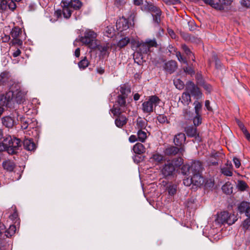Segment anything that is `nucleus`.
Returning a JSON list of instances; mask_svg holds the SVG:
<instances>
[{"mask_svg":"<svg viewBox=\"0 0 250 250\" xmlns=\"http://www.w3.org/2000/svg\"><path fill=\"white\" fill-rule=\"evenodd\" d=\"M4 144L8 147L7 152L13 155L17 153L21 146V142L19 139L8 136L4 139Z\"/></svg>","mask_w":250,"mask_h":250,"instance_id":"423d86ee","label":"nucleus"},{"mask_svg":"<svg viewBox=\"0 0 250 250\" xmlns=\"http://www.w3.org/2000/svg\"><path fill=\"white\" fill-rule=\"evenodd\" d=\"M159 123L161 124H164L165 123H168V120L167 117L163 114L159 115L157 118Z\"/></svg>","mask_w":250,"mask_h":250,"instance_id":"603ef678","label":"nucleus"},{"mask_svg":"<svg viewBox=\"0 0 250 250\" xmlns=\"http://www.w3.org/2000/svg\"><path fill=\"white\" fill-rule=\"evenodd\" d=\"M24 148L29 151H32L35 149L36 146L35 143L29 139H25L23 142Z\"/></svg>","mask_w":250,"mask_h":250,"instance_id":"aec40b11","label":"nucleus"},{"mask_svg":"<svg viewBox=\"0 0 250 250\" xmlns=\"http://www.w3.org/2000/svg\"><path fill=\"white\" fill-rule=\"evenodd\" d=\"M183 160L182 157H179L177 158H175L173 159L171 161H170V162L172 163V165H174L175 168L179 167L181 166L183 163Z\"/></svg>","mask_w":250,"mask_h":250,"instance_id":"4c0bfd02","label":"nucleus"},{"mask_svg":"<svg viewBox=\"0 0 250 250\" xmlns=\"http://www.w3.org/2000/svg\"><path fill=\"white\" fill-rule=\"evenodd\" d=\"M194 126H197L202 123V118L200 114H196L193 120Z\"/></svg>","mask_w":250,"mask_h":250,"instance_id":"a18cd8bd","label":"nucleus"},{"mask_svg":"<svg viewBox=\"0 0 250 250\" xmlns=\"http://www.w3.org/2000/svg\"><path fill=\"white\" fill-rule=\"evenodd\" d=\"M164 69L169 74L173 73L177 69V63L174 61H169L165 63Z\"/></svg>","mask_w":250,"mask_h":250,"instance_id":"f3484780","label":"nucleus"},{"mask_svg":"<svg viewBox=\"0 0 250 250\" xmlns=\"http://www.w3.org/2000/svg\"><path fill=\"white\" fill-rule=\"evenodd\" d=\"M14 83H17L12 80L9 72H3L0 74V85H7L10 87Z\"/></svg>","mask_w":250,"mask_h":250,"instance_id":"ddd939ff","label":"nucleus"},{"mask_svg":"<svg viewBox=\"0 0 250 250\" xmlns=\"http://www.w3.org/2000/svg\"><path fill=\"white\" fill-rule=\"evenodd\" d=\"M236 122L237 123L238 125L239 126V128L244 134L245 137L246 139L248 140H250V134L249 133L248 131L247 130V128L245 127L244 124L238 120H236Z\"/></svg>","mask_w":250,"mask_h":250,"instance_id":"bb28decb","label":"nucleus"},{"mask_svg":"<svg viewBox=\"0 0 250 250\" xmlns=\"http://www.w3.org/2000/svg\"><path fill=\"white\" fill-rule=\"evenodd\" d=\"M183 113L186 118H189L192 117V113L188 111V109H184Z\"/></svg>","mask_w":250,"mask_h":250,"instance_id":"0e129e2a","label":"nucleus"},{"mask_svg":"<svg viewBox=\"0 0 250 250\" xmlns=\"http://www.w3.org/2000/svg\"><path fill=\"white\" fill-rule=\"evenodd\" d=\"M25 100V93L21 90V86L20 85V89L15 93L14 102L17 104H21L23 103Z\"/></svg>","mask_w":250,"mask_h":250,"instance_id":"6ab92c4d","label":"nucleus"},{"mask_svg":"<svg viewBox=\"0 0 250 250\" xmlns=\"http://www.w3.org/2000/svg\"><path fill=\"white\" fill-rule=\"evenodd\" d=\"M222 189L223 192L227 194H230L232 192V187L230 184H226L223 186Z\"/></svg>","mask_w":250,"mask_h":250,"instance_id":"79ce46f5","label":"nucleus"},{"mask_svg":"<svg viewBox=\"0 0 250 250\" xmlns=\"http://www.w3.org/2000/svg\"><path fill=\"white\" fill-rule=\"evenodd\" d=\"M184 71L186 73H187L188 74L192 75V74H194V71L193 70V69L192 68L188 67V66H186V67H184Z\"/></svg>","mask_w":250,"mask_h":250,"instance_id":"e2e57ef3","label":"nucleus"},{"mask_svg":"<svg viewBox=\"0 0 250 250\" xmlns=\"http://www.w3.org/2000/svg\"><path fill=\"white\" fill-rule=\"evenodd\" d=\"M184 131L189 137H195L197 134V128L192 125L186 127Z\"/></svg>","mask_w":250,"mask_h":250,"instance_id":"4be33fe9","label":"nucleus"},{"mask_svg":"<svg viewBox=\"0 0 250 250\" xmlns=\"http://www.w3.org/2000/svg\"><path fill=\"white\" fill-rule=\"evenodd\" d=\"M11 115L5 116L2 118L3 125L7 128H11L17 124V119L18 116V113L15 111Z\"/></svg>","mask_w":250,"mask_h":250,"instance_id":"9d476101","label":"nucleus"},{"mask_svg":"<svg viewBox=\"0 0 250 250\" xmlns=\"http://www.w3.org/2000/svg\"><path fill=\"white\" fill-rule=\"evenodd\" d=\"M150 159L157 163H160L163 160L164 156L160 154L156 153L152 155Z\"/></svg>","mask_w":250,"mask_h":250,"instance_id":"ea45409f","label":"nucleus"},{"mask_svg":"<svg viewBox=\"0 0 250 250\" xmlns=\"http://www.w3.org/2000/svg\"><path fill=\"white\" fill-rule=\"evenodd\" d=\"M163 1L167 5H174L180 2L179 0H163Z\"/></svg>","mask_w":250,"mask_h":250,"instance_id":"4d7b16f0","label":"nucleus"},{"mask_svg":"<svg viewBox=\"0 0 250 250\" xmlns=\"http://www.w3.org/2000/svg\"><path fill=\"white\" fill-rule=\"evenodd\" d=\"M180 34L185 41L196 43H198L200 42L199 39L195 38L194 36H192L188 33V32H180Z\"/></svg>","mask_w":250,"mask_h":250,"instance_id":"412c9836","label":"nucleus"},{"mask_svg":"<svg viewBox=\"0 0 250 250\" xmlns=\"http://www.w3.org/2000/svg\"><path fill=\"white\" fill-rule=\"evenodd\" d=\"M221 172L226 176H231L232 175V169L224 166L221 168Z\"/></svg>","mask_w":250,"mask_h":250,"instance_id":"e433bc0d","label":"nucleus"},{"mask_svg":"<svg viewBox=\"0 0 250 250\" xmlns=\"http://www.w3.org/2000/svg\"><path fill=\"white\" fill-rule=\"evenodd\" d=\"M33 122L31 119L28 118L21 123V127L23 129H26L28 128H33L34 125H32Z\"/></svg>","mask_w":250,"mask_h":250,"instance_id":"c85d7f7f","label":"nucleus"},{"mask_svg":"<svg viewBox=\"0 0 250 250\" xmlns=\"http://www.w3.org/2000/svg\"><path fill=\"white\" fill-rule=\"evenodd\" d=\"M16 228L15 226H10L9 229L5 231V235L7 237L12 236L15 232Z\"/></svg>","mask_w":250,"mask_h":250,"instance_id":"37998d69","label":"nucleus"},{"mask_svg":"<svg viewBox=\"0 0 250 250\" xmlns=\"http://www.w3.org/2000/svg\"><path fill=\"white\" fill-rule=\"evenodd\" d=\"M126 98L118 96L113 107L110 111L113 115H119L126 112L127 109V104L126 101Z\"/></svg>","mask_w":250,"mask_h":250,"instance_id":"39448f33","label":"nucleus"},{"mask_svg":"<svg viewBox=\"0 0 250 250\" xmlns=\"http://www.w3.org/2000/svg\"><path fill=\"white\" fill-rule=\"evenodd\" d=\"M161 11L160 13H155L152 14V16L153 17V22L156 24H158L161 21Z\"/></svg>","mask_w":250,"mask_h":250,"instance_id":"49530a36","label":"nucleus"},{"mask_svg":"<svg viewBox=\"0 0 250 250\" xmlns=\"http://www.w3.org/2000/svg\"><path fill=\"white\" fill-rule=\"evenodd\" d=\"M20 89V83H14L9 87V91L7 92L5 96H0V105L3 111V106H9L11 103H14L15 93Z\"/></svg>","mask_w":250,"mask_h":250,"instance_id":"f257e3e1","label":"nucleus"},{"mask_svg":"<svg viewBox=\"0 0 250 250\" xmlns=\"http://www.w3.org/2000/svg\"><path fill=\"white\" fill-rule=\"evenodd\" d=\"M233 161L235 166V167L236 168H239L241 165L239 159L237 158L234 157L233 159Z\"/></svg>","mask_w":250,"mask_h":250,"instance_id":"338daca9","label":"nucleus"},{"mask_svg":"<svg viewBox=\"0 0 250 250\" xmlns=\"http://www.w3.org/2000/svg\"><path fill=\"white\" fill-rule=\"evenodd\" d=\"M131 26L128 21L124 17L120 18L117 21L116 27L118 31H124L129 29Z\"/></svg>","mask_w":250,"mask_h":250,"instance_id":"f8f14e48","label":"nucleus"},{"mask_svg":"<svg viewBox=\"0 0 250 250\" xmlns=\"http://www.w3.org/2000/svg\"><path fill=\"white\" fill-rule=\"evenodd\" d=\"M193 104L194 105V110L196 114H200V112L202 109V104L198 101H195Z\"/></svg>","mask_w":250,"mask_h":250,"instance_id":"c03bdc74","label":"nucleus"},{"mask_svg":"<svg viewBox=\"0 0 250 250\" xmlns=\"http://www.w3.org/2000/svg\"><path fill=\"white\" fill-rule=\"evenodd\" d=\"M183 150L182 148H178L177 146H170L166 148L164 152L166 155L171 156L175 155L179 152H182Z\"/></svg>","mask_w":250,"mask_h":250,"instance_id":"a211bd4d","label":"nucleus"},{"mask_svg":"<svg viewBox=\"0 0 250 250\" xmlns=\"http://www.w3.org/2000/svg\"><path fill=\"white\" fill-rule=\"evenodd\" d=\"M241 4L246 7H250V0H241Z\"/></svg>","mask_w":250,"mask_h":250,"instance_id":"69168bd1","label":"nucleus"},{"mask_svg":"<svg viewBox=\"0 0 250 250\" xmlns=\"http://www.w3.org/2000/svg\"><path fill=\"white\" fill-rule=\"evenodd\" d=\"M203 169L201 163L199 161H194L190 164H186L183 166L181 170L182 173L185 175H190L195 174H201Z\"/></svg>","mask_w":250,"mask_h":250,"instance_id":"f03ea898","label":"nucleus"},{"mask_svg":"<svg viewBox=\"0 0 250 250\" xmlns=\"http://www.w3.org/2000/svg\"><path fill=\"white\" fill-rule=\"evenodd\" d=\"M113 115L117 116L115 120V124L118 127L121 128L127 123V118L123 113Z\"/></svg>","mask_w":250,"mask_h":250,"instance_id":"dca6fc26","label":"nucleus"},{"mask_svg":"<svg viewBox=\"0 0 250 250\" xmlns=\"http://www.w3.org/2000/svg\"><path fill=\"white\" fill-rule=\"evenodd\" d=\"M186 90L189 94H190L193 96L198 97L201 96L202 93L199 88L191 82H189L187 84Z\"/></svg>","mask_w":250,"mask_h":250,"instance_id":"4468645a","label":"nucleus"},{"mask_svg":"<svg viewBox=\"0 0 250 250\" xmlns=\"http://www.w3.org/2000/svg\"><path fill=\"white\" fill-rule=\"evenodd\" d=\"M2 167L8 171H12L15 167V163L10 160H6L2 163Z\"/></svg>","mask_w":250,"mask_h":250,"instance_id":"5701e85b","label":"nucleus"},{"mask_svg":"<svg viewBox=\"0 0 250 250\" xmlns=\"http://www.w3.org/2000/svg\"><path fill=\"white\" fill-rule=\"evenodd\" d=\"M120 93L118 95L125 98H127L128 95L130 93V89L125 84H123L120 86Z\"/></svg>","mask_w":250,"mask_h":250,"instance_id":"b1692460","label":"nucleus"},{"mask_svg":"<svg viewBox=\"0 0 250 250\" xmlns=\"http://www.w3.org/2000/svg\"><path fill=\"white\" fill-rule=\"evenodd\" d=\"M89 64V62L86 57H84L83 59L81 60L78 63V66L80 69H84L86 68Z\"/></svg>","mask_w":250,"mask_h":250,"instance_id":"a19ab883","label":"nucleus"},{"mask_svg":"<svg viewBox=\"0 0 250 250\" xmlns=\"http://www.w3.org/2000/svg\"><path fill=\"white\" fill-rule=\"evenodd\" d=\"M130 42V40L128 37H124L118 41L117 45L118 47L122 48L127 45Z\"/></svg>","mask_w":250,"mask_h":250,"instance_id":"cd10ccee","label":"nucleus"},{"mask_svg":"<svg viewBox=\"0 0 250 250\" xmlns=\"http://www.w3.org/2000/svg\"><path fill=\"white\" fill-rule=\"evenodd\" d=\"M218 5L221 6V9H218V10L222 11L227 8V7L230 5L232 2V0H219Z\"/></svg>","mask_w":250,"mask_h":250,"instance_id":"c756f323","label":"nucleus"},{"mask_svg":"<svg viewBox=\"0 0 250 250\" xmlns=\"http://www.w3.org/2000/svg\"><path fill=\"white\" fill-rule=\"evenodd\" d=\"M147 123L144 121L141 118L139 117L136 121V127L139 130L145 129Z\"/></svg>","mask_w":250,"mask_h":250,"instance_id":"f704fd0d","label":"nucleus"},{"mask_svg":"<svg viewBox=\"0 0 250 250\" xmlns=\"http://www.w3.org/2000/svg\"><path fill=\"white\" fill-rule=\"evenodd\" d=\"M161 100L156 95L149 96L142 104V109L144 113L150 114L159 104Z\"/></svg>","mask_w":250,"mask_h":250,"instance_id":"7ed1b4c3","label":"nucleus"},{"mask_svg":"<svg viewBox=\"0 0 250 250\" xmlns=\"http://www.w3.org/2000/svg\"><path fill=\"white\" fill-rule=\"evenodd\" d=\"M69 2V6L71 8L77 10L81 8L83 3L80 0H67Z\"/></svg>","mask_w":250,"mask_h":250,"instance_id":"393cba45","label":"nucleus"},{"mask_svg":"<svg viewBox=\"0 0 250 250\" xmlns=\"http://www.w3.org/2000/svg\"><path fill=\"white\" fill-rule=\"evenodd\" d=\"M145 149L146 148L144 145L139 143L136 144L133 147L134 152L138 154L144 153L145 152Z\"/></svg>","mask_w":250,"mask_h":250,"instance_id":"a878e982","label":"nucleus"},{"mask_svg":"<svg viewBox=\"0 0 250 250\" xmlns=\"http://www.w3.org/2000/svg\"><path fill=\"white\" fill-rule=\"evenodd\" d=\"M236 217L234 214H229L228 211H223L218 214L216 221L219 224H227L231 225L236 221Z\"/></svg>","mask_w":250,"mask_h":250,"instance_id":"0eeeda50","label":"nucleus"},{"mask_svg":"<svg viewBox=\"0 0 250 250\" xmlns=\"http://www.w3.org/2000/svg\"><path fill=\"white\" fill-rule=\"evenodd\" d=\"M177 190V186L176 185H170L167 187V190L168 192V193L170 195H174Z\"/></svg>","mask_w":250,"mask_h":250,"instance_id":"09e8293b","label":"nucleus"},{"mask_svg":"<svg viewBox=\"0 0 250 250\" xmlns=\"http://www.w3.org/2000/svg\"><path fill=\"white\" fill-rule=\"evenodd\" d=\"M61 4L62 10L58 9L56 10L54 13V16L58 19L62 17V14L64 18L69 19L72 14V10L69 6L68 1L67 0H62Z\"/></svg>","mask_w":250,"mask_h":250,"instance_id":"6e6552de","label":"nucleus"},{"mask_svg":"<svg viewBox=\"0 0 250 250\" xmlns=\"http://www.w3.org/2000/svg\"><path fill=\"white\" fill-rule=\"evenodd\" d=\"M242 226L244 229H247L250 226V218L249 217L244 220L242 224Z\"/></svg>","mask_w":250,"mask_h":250,"instance_id":"6e6d98bb","label":"nucleus"},{"mask_svg":"<svg viewBox=\"0 0 250 250\" xmlns=\"http://www.w3.org/2000/svg\"><path fill=\"white\" fill-rule=\"evenodd\" d=\"M175 170V167L172 165V163L170 162V160H169L163 166L161 173L164 177L167 178L172 176Z\"/></svg>","mask_w":250,"mask_h":250,"instance_id":"9b49d317","label":"nucleus"},{"mask_svg":"<svg viewBox=\"0 0 250 250\" xmlns=\"http://www.w3.org/2000/svg\"><path fill=\"white\" fill-rule=\"evenodd\" d=\"M182 48L185 54L189 58H190L192 56H193L190 49L186 45H182Z\"/></svg>","mask_w":250,"mask_h":250,"instance_id":"3c124183","label":"nucleus"},{"mask_svg":"<svg viewBox=\"0 0 250 250\" xmlns=\"http://www.w3.org/2000/svg\"><path fill=\"white\" fill-rule=\"evenodd\" d=\"M188 177L184 178L183 184L187 187L191 186L192 188H197L203 186L205 179L201 174H195L187 175Z\"/></svg>","mask_w":250,"mask_h":250,"instance_id":"20e7f679","label":"nucleus"},{"mask_svg":"<svg viewBox=\"0 0 250 250\" xmlns=\"http://www.w3.org/2000/svg\"><path fill=\"white\" fill-rule=\"evenodd\" d=\"M138 46L140 47V50L142 53L147 54L149 51L150 48L148 46V44L146 42L140 43Z\"/></svg>","mask_w":250,"mask_h":250,"instance_id":"c9c22d12","label":"nucleus"},{"mask_svg":"<svg viewBox=\"0 0 250 250\" xmlns=\"http://www.w3.org/2000/svg\"><path fill=\"white\" fill-rule=\"evenodd\" d=\"M213 59L215 61V67L217 69H220L221 68L222 64L220 62V60L218 59L216 56L214 55L213 56Z\"/></svg>","mask_w":250,"mask_h":250,"instance_id":"680f3d73","label":"nucleus"},{"mask_svg":"<svg viewBox=\"0 0 250 250\" xmlns=\"http://www.w3.org/2000/svg\"><path fill=\"white\" fill-rule=\"evenodd\" d=\"M205 3L208 4L211 6L212 8L216 9H221V6L218 5V2H215L214 0H202Z\"/></svg>","mask_w":250,"mask_h":250,"instance_id":"473e14b6","label":"nucleus"},{"mask_svg":"<svg viewBox=\"0 0 250 250\" xmlns=\"http://www.w3.org/2000/svg\"><path fill=\"white\" fill-rule=\"evenodd\" d=\"M96 32H86L84 37H82L81 41L88 46L91 49H95L97 46Z\"/></svg>","mask_w":250,"mask_h":250,"instance_id":"1a4fd4ad","label":"nucleus"},{"mask_svg":"<svg viewBox=\"0 0 250 250\" xmlns=\"http://www.w3.org/2000/svg\"><path fill=\"white\" fill-rule=\"evenodd\" d=\"M180 100H181V102L184 104H188L191 101L190 95L187 91L184 92L183 93L181 99H180Z\"/></svg>","mask_w":250,"mask_h":250,"instance_id":"72a5a7b5","label":"nucleus"},{"mask_svg":"<svg viewBox=\"0 0 250 250\" xmlns=\"http://www.w3.org/2000/svg\"><path fill=\"white\" fill-rule=\"evenodd\" d=\"M137 141H138L137 136L131 135L129 138V141L130 143H134Z\"/></svg>","mask_w":250,"mask_h":250,"instance_id":"774afa93","label":"nucleus"},{"mask_svg":"<svg viewBox=\"0 0 250 250\" xmlns=\"http://www.w3.org/2000/svg\"><path fill=\"white\" fill-rule=\"evenodd\" d=\"M188 29L190 31H198L200 30L199 27L197 26L196 24L193 21H190L188 22Z\"/></svg>","mask_w":250,"mask_h":250,"instance_id":"58836bf2","label":"nucleus"},{"mask_svg":"<svg viewBox=\"0 0 250 250\" xmlns=\"http://www.w3.org/2000/svg\"><path fill=\"white\" fill-rule=\"evenodd\" d=\"M176 56L179 62L185 64H187V61L186 59L182 56L180 52H177L176 53Z\"/></svg>","mask_w":250,"mask_h":250,"instance_id":"864d4df0","label":"nucleus"},{"mask_svg":"<svg viewBox=\"0 0 250 250\" xmlns=\"http://www.w3.org/2000/svg\"><path fill=\"white\" fill-rule=\"evenodd\" d=\"M250 204L249 202L243 201L241 202L238 206V209L239 211L242 213H246L248 208L249 207V205Z\"/></svg>","mask_w":250,"mask_h":250,"instance_id":"7c9ffc66","label":"nucleus"},{"mask_svg":"<svg viewBox=\"0 0 250 250\" xmlns=\"http://www.w3.org/2000/svg\"><path fill=\"white\" fill-rule=\"evenodd\" d=\"M148 9L152 14H155L156 13H160L161 11V10L159 8L152 4L148 5Z\"/></svg>","mask_w":250,"mask_h":250,"instance_id":"de8ad7c7","label":"nucleus"},{"mask_svg":"<svg viewBox=\"0 0 250 250\" xmlns=\"http://www.w3.org/2000/svg\"><path fill=\"white\" fill-rule=\"evenodd\" d=\"M137 137L139 141L144 142L147 138L146 132L145 130L139 129L137 132Z\"/></svg>","mask_w":250,"mask_h":250,"instance_id":"2f4dec72","label":"nucleus"},{"mask_svg":"<svg viewBox=\"0 0 250 250\" xmlns=\"http://www.w3.org/2000/svg\"><path fill=\"white\" fill-rule=\"evenodd\" d=\"M186 137L184 133H179L174 135L173 142L177 146H181L185 143Z\"/></svg>","mask_w":250,"mask_h":250,"instance_id":"2eb2a0df","label":"nucleus"},{"mask_svg":"<svg viewBox=\"0 0 250 250\" xmlns=\"http://www.w3.org/2000/svg\"><path fill=\"white\" fill-rule=\"evenodd\" d=\"M0 37V40L3 42H7L10 39V35L9 34H6L4 32H1Z\"/></svg>","mask_w":250,"mask_h":250,"instance_id":"8fccbe9b","label":"nucleus"},{"mask_svg":"<svg viewBox=\"0 0 250 250\" xmlns=\"http://www.w3.org/2000/svg\"><path fill=\"white\" fill-rule=\"evenodd\" d=\"M145 42L148 44V46L149 47V48L151 47L156 46L157 45V43L155 40H146Z\"/></svg>","mask_w":250,"mask_h":250,"instance_id":"052dcab7","label":"nucleus"},{"mask_svg":"<svg viewBox=\"0 0 250 250\" xmlns=\"http://www.w3.org/2000/svg\"><path fill=\"white\" fill-rule=\"evenodd\" d=\"M9 245L3 241V240L0 241V250H7Z\"/></svg>","mask_w":250,"mask_h":250,"instance_id":"bf43d9fd","label":"nucleus"},{"mask_svg":"<svg viewBox=\"0 0 250 250\" xmlns=\"http://www.w3.org/2000/svg\"><path fill=\"white\" fill-rule=\"evenodd\" d=\"M205 186L206 188H212L214 186V181L211 179L207 180L205 181Z\"/></svg>","mask_w":250,"mask_h":250,"instance_id":"13d9d810","label":"nucleus"},{"mask_svg":"<svg viewBox=\"0 0 250 250\" xmlns=\"http://www.w3.org/2000/svg\"><path fill=\"white\" fill-rule=\"evenodd\" d=\"M237 187L241 190H244L247 187L246 183L243 181H239Z\"/></svg>","mask_w":250,"mask_h":250,"instance_id":"5fc2aeb1","label":"nucleus"}]
</instances>
